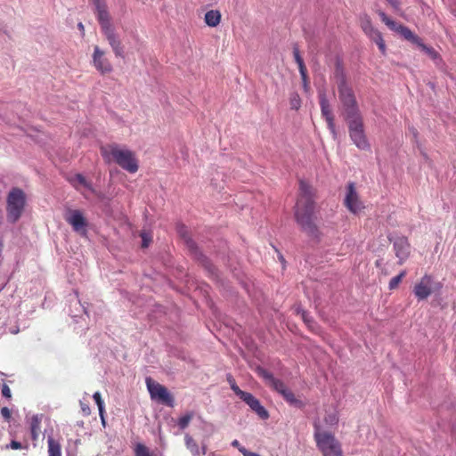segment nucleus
Wrapping results in <instances>:
<instances>
[{"instance_id":"obj_7","label":"nucleus","mask_w":456,"mask_h":456,"mask_svg":"<svg viewBox=\"0 0 456 456\" xmlns=\"http://www.w3.org/2000/svg\"><path fill=\"white\" fill-rule=\"evenodd\" d=\"M26 205V195L18 188H12L6 198V217L8 222L15 224L22 216Z\"/></svg>"},{"instance_id":"obj_29","label":"nucleus","mask_w":456,"mask_h":456,"mask_svg":"<svg viewBox=\"0 0 456 456\" xmlns=\"http://www.w3.org/2000/svg\"><path fill=\"white\" fill-rule=\"evenodd\" d=\"M405 275H406V271L403 270L398 275L392 278L389 281L388 289L390 290L395 289L398 287V285L401 283L402 280L405 277Z\"/></svg>"},{"instance_id":"obj_30","label":"nucleus","mask_w":456,"mask_h":456,"mask_svg":"<svg viewBox=\"0 0 456 456\" xmlns=\"http://www.w3.org/2000/svg\"><path fill=\"white\" fill-rule=\"evenodd\" d=\"M192 413H187L178 419V426L181 429H184L188 427L190 421L192 419Z\"/></svg>"},{"instance_id":"obj_20","label":"nucleus","mask_w":456,"mask_h":456,"mask_svg":"<svg viewBox=\"0 0 456 456\" xmlns=\"http://www.w3.org/2000/svg\"><path fill=\"white\" fill-rule=\"evenodd\" d=\"M43 415L37 414L32 416L29 422V429L31 434V439L34 442H37L41 434V422H42Z\"/></svg>"},{"instance_id":"obj_3","label":"nucleus","mask_w":456,"mask_h":456,"mask_svg":"<svg viewBox=\"0 0 456 456\" xmlns=\"http://www.w3.org/2000/svg\"><path fill=\"white\" fill-rule=\"evenodd\" d=\"M95 7L97 19L100 23L102 31L111 46L114 53L118 57L123 55V47L121 41L115 33L114 28L110 23V17L108 12L107 4L105 0H93Z\"/></svg>"},{"instance_id":"obj_43","label":"nucleus","mask_w":456,"mask_h":456,"mask_svg":"<svg viewBox=\"0 0 456 456\" xmlns=\"http://www.w3.org/2000/svg\"><path fill=\"white\" fill-rule=\"evenodd\" d=\"M186 243H187V245H188V247H189L190 248H191V249H192V248H194V242H193L192 240H186Z\"/></svg>"},{"instance_id":"obj_15","label":"nucleus","mask_w":456,"mask_h":456,"mask_svg":"<svg viewBox=\"0 0 456 456\" xmlns=\"http://www.w3.org/2000/svg\"><path fill=\"white\" fill-rule=\"evenodd\" d=\"M65 219L67 223L72 226L75 232L82 235L86 233L87 221L81 210L69 209Z\"/></svg>"},{"instance_id":"obj_25","label":"nucleus","mask_w":456,"mask_h":456,"mask_svg":"<svg viewBox=\"0 0 456 456\" xmlns=\"http://www.w3.org/2000/svg\"><path fill=\"white\" fill-rule=\"evenodd\" d=\"M72 184L75 187H77V185H81L88 190H93L92 184L90 182H88L86 177L81 174H77L71 180Z\"/></svg>"},{"instance_id":"obj_26","label":"nucleus","mask_w":456,"mask_h":456,"mask_svg":"<svg viewBox=\"0 0 456 456\" xmlns=\"http://www.w3.org/2000/svg\"><path fill=\"white\" fill-rule=\"evenodd\" d=\"M94 400L95 401L98 409H99V414L102 419V422L103 425H105V419H104V403L102 399V395L100 392H95L93 395Z\"/></svg>"},{"instance_id":"obj_1","label":"nucleus","mask_w":456,"mask_h":456,"mask_svg":"<svg viewBox=\"0 0 456 456\" xmlns=\"http://www.w3.org/2000/svg\"><path fill=\"white\" fill-rule=\"evenodd\" d=\"M314 190L305 181L299 182V194L295 207V218L301 229L308 235L316 237L319 231L314 222Z\"/></svg>"},{"instance_id":"obj_46","label":"nucleus","mask_w":456,"mask_h":456,"mask_svg":"<svg viewBox=\"0 0 456 456\" xmlns=\"http://www.w3.org/2000/svg\"><path fill=\"white\" fill-rule=\"evenodd\" d=\"M78 28L80 30H84V25L82 23H78Z\"/></svg>"},{"instance_id":"obj_48","label":"nucleus","mask_w":456,"mask_h":456,"mask_svg":"<svg viewBox=\"0 0 456 456\" xmlns=\"http://www.w3.org/2000/svg\"><path fill=\"white\" fill-rule=\"evenodd\" d=\"M279 258H280V260H281V262H284V258H283V256H282L281 255L279 256Z\"/></svg>"},{"instance_id":"obj_49","label":"nucleus","mask_w":456,"mask_h":456,"mask_svg":"<svg viewBox=\"0 0 456 456\" xmlns=\"http://www.w3.org/2000/svg\"><path fill=\"white\" fill-rule=\"evenodd\" d=\"M412 130H413L414 135L416 136L417 135V130L415 128H413Z\"/></svg>"},{"instance_id":"obj_45","label":"nucleus","mask_w":456,"mask_h":456,"mask_svg":"<svg viewBox=\"0 0 456 456\" xmlns=\"http://www.w3.org/2000/svg\"><path fill=\"white\" fill-rule=\"evenodd\" d=\"M232 379H234L232 376H228L227 380L230 383V385L232 383Z\"/></svg>"},{"instance_id":"obj_42","label":"nucleus","mask_w":456,"mask_h":456,"mask_svg":"<svg viewBox=\"0 0 456 456\" xmlns=\"http://www.w3.org/2000/svg\"><path fill=\"white\" fill-rule=\"evenodd\" d=\"M232 445L235 448H238V450L240 451V448H241L242 446L240 445V442L238 440H233L232 442Z\"/></svg>"},{"instance_id":"obj_13","label":"nucleus","mask_w":456,"mask_h":456,"mask_svg":"<svg viewBox=\"0 0 456 456\" xmlns=\"http://www.w3.org/2000/svg\"><path fill=\"white\" fill-rule=\"evenodd\" d=\"M256 373L264 379L265 383L269 386L272 389L279 393L280 395H283L284 392L288 389L286 385L279 379L274 378V376L261 366H256L255 369Z\"/></svg>"},{"instance_id":"obj_38","label":"nucleus","mask_w":456,"mask_h":456,"mask_svg":"<svg viewBox=\"0 0 456 456\" xmlns=\"http://www.w3.org/2000/svg\"><path fill=\"white\" fill-rule=\"evenodd\" d=\"M1 415L4 419V420L10 421L11 417H12V413H11V411L9 410V408L3 407L1 409Z\"/></svg>"},{"instance_id":"obj_21","label":"nucleus","mask_w":456,"mask_h":456,"mask_svg":"<svg viewBox=\"0 0 456 456\" xmlns=\"http://www.w3.org/2000/svg\"><path fill=\"white\" fill-rule=\"evenodd\" d=\"M221 12L218 10H210L205 13L204 20L209 27L215 28L221 22Z\"/></svg>"},{"instance_id":"obj_8","label":"nucleus","mask_w":456,"mask_h":456,"mask_svg":"<svg viewBox=\"0 0 456 456\" xmlns=\"http://www.w3.org/2000/svg\"><path fill=\"white\" fill-rule=\"evenodd\" d=\"M346 120L348 121L350 138L356 147L363 151L370 150V146L364 133L363 122L361 115L346 118Z\"/></svg>"},{"instance_id":"obj_17","label":"nucleus","mask_w":456,"mask_h":456,"mask_svg":"<svg viewBox=\"0 0 456 456\" xmlns=\"http://www.w3.org/2000/svg\"><path fill=\"white\" fill-rule=\"evenodd\" d=\"M394 250L396 257H398L399 265H403L410 256L411 244L404 236L397 237L394 241Z\"/></svg>"},{"instance_id":"obj_9","label":"nucleus","mask_w":456,"mask_h":456,"mask_svg":"<svg viewBox=\"0 0 456 456\" xmlns=\"http://www.w3.org/2000/svg\"><path fill=\"white\" fill-rule=\"evenodd\" d=\"M360 27L366 37L377 45L382 55L387 54V45L382 33L373 26L370 17L363 14L360 17Z\"/></svg>"},{"instance_id":"obj_23","label":"nucleus","mask_w":456,"mask_h":456,"mask_svg":"<svg viewBox=\"0 0 456 456\" xmlns=\"http://www.w3.org/2000/svg\"><path fill=\"white\" fill-rule=\"evenodd\" d=\"M184 440L186 447L191 451V452L194 456H201L206 453L204 449L202 450V452H200L196 441L191 436L185 435Z\"/></svg>"},{"instance_id":"obj_39","label":"nucleus","mask_w":456,"mask_h":456,"mask_svg":"<svg viewBox=\"0 0 456 456\" xmlns=\"http://www.w3.org/2000/svg\"><path fill=\"white\" fill-rule=\"evenodd\" d=\"M305 75H301L302 80H303V86L305 91H307L309 89V81H308V76H307V69L304 70Z\"/></svg>"},{"instance_id":"obj_47","label":"nucleus","mask_w":456,"mask_h":456,"mask_svg":"<svg viewBox=\"0 0 456 456\" xmlns=\"http://www.w3.org/2000/svg\"><path fill=\"white\" fill-rule=\"evenodd\" d=\"M436 289H441V287H442V285L440 283H436Z\"/></svg>"},{"instance_id":"obj_28","label":"nucleus","mask_w":456,"mask_h":456,"mask_svg":"<svg viewBox=\"0 0 456 456\" xmlns=\"http://www.w3.org/2000/svg\"><path fill=\"white\" fill-rule=\"evenodd\" d=\"M293 54H294L295 61L297 62V64L298 66L300 75H305L304 70L306 69V67H305V62H304V61L299 53V51L297 47L294 48Z\"/></svg>"},{"instance_id":"obj_18","label":"nucleus","mask_w":456,"mask_h":456,"mask_svg":"<svg viewBox=\"0 0 456 456\" xmlns=\"http://www.w3.org/2000/svg\"><path fill=\"white\" fill-rule=\"evenodd\" d=\"M242 401L263 420L269 419L268 411L261 404L260 401L248 393Z\"/></svg>"},{"instance_id":"obj_14","label":"nucleus","mask_w":456,"mask_h":456,"mask_svg":"<svg viewBox=\"0 0 456 456\" xmlns=\"http://www.w3.org/2000/svg\"><path fill=\"white\" fill-rule=\"evenodd\" d=\"M93 65L102 74H109L113 70V67L109 59L105 56V52L98 45H94L93 53Z\"/></svg>"},{"instance_id":"obj_44","label":"nucleus","mask_w":456,"mask_h":456,"mask_svg":"<svg viewBox=\"0 0 456 456\" xmlns=\"http://www.w3.org/2000/svg\"><path fill=\"white\" fill-rule=\"evenodd\" d=\"M82 410L85 412V414H86V415H88L90 413V409L88 406H85V407L83 406Z\"/></svg>"},{"instance_id":"obj_37","label":"nucleus","mask_w":456,"mask_h":456,"mask_svg":"<svg viewBox=\"0 0 456 456\" xmlns=\"http://www.w3.org/2000/svg\"><path fill=\"white\" fill-rule=\"evenodd\" d=\"M1 392H2V395L3 396L6 397V398H11L12 397V394H11V389L10 387H8L7 384L4 383L1 387Z\"/></svg>"},{"instance_id":"obj_12","label":"nucleus","mask_w":456,"mask_h":456,"mask_svg":"<svg viewBox=\"0 0 456 456\" xmlns=\"http://www.w3.org/2000/svg\"><path fill=\"white\" fill-rule=\"evenodd\" d=\"M434 284V279L431 275H423L413 287V293L418 300H425L431 296L435 290Z\"/></svg>"},{"instance_id":"obj_40","label":"nucleus","mask_w":456,"mask_h":456,"mask_svg":"<svg viewBox=\"0 0 456 456\" xmlns=\"http://www.w3.org/2000/svg\"><path fill=\"white\" fill-rule=\"evenodd\" d=\"M240 452L242 453L243 456H260L258 453L250 452L245 447L240 448Z\"/></svg>"},{"instance_id":"obj_5","label":"nucleus","mask_w":456,"mask_h":456,"mask_svg":"<svg viewBox=\"0 0 456 456\" xmlns=\"http://www.w3.org/2000/svg\"><path fill=\"white\" fill-rule=\"evenodd\" d=\"M338 98L344 107L346 118L360 116L357 102L352 87L348 85L344 71L337 70L336 72Z\"/></svg>"},{"instance_id":"obj_36","label":"nucleus","mask_w":456,"mask_h":456,"mask_svg":"<svg viewBox=\"0 0 456 456\" xmlns=\"http://www.w3.org/2000/svg\"><path fill=\"white\" fill-rule=\"evenodd\" d=\"M302 319L303 321L307 324V326L310 328V329H313V324H314V321L312 320V318L308 315V314L306 312H302Z\"/></svg>"},{"instance_id":"obj_33","label":"nucleus","mask_w":456,"mask_h":456,"mask_svg":"<svg viewBox=\"0 0 456 456\" xmlns=\"http://www.w3.org/2000/svg\"><path fill=\"white\" fill-rule=\"evenodd\" d=\"M6 448H11L12 450H19L22 448L28 449V445H22L21 443L15 440H12L11 443L8 445H6Z\"/></svg>"},{"instance_id":"obj_32","label":"nucleus","mask_w":456,"mask_h":456,"mask_svg":"<svg viewBox=\"0 0 456 456\" xmlns=\"http://www.w3.org/2000/svg\"><path fill=\"white\" fill-rule=\"evenodd\" d=\"M231 389L234 392V394L239 396L241 400L248 394V392H245L241 390L236 384L235 380L232 379V383L231 384Z\"/></svg>"},{"instance_id":"obj_2","label":"nucleus","mask_w":456,"mask_h":456,"mask_svg":"<svg viewBox=\"0 0 456 456\" xmlns=\"http://www.w3.org/2000/svg\"><path fill=\"white\" fill-rule=\"evenodd\" d=\"M100 151L106 163L114 162L131 174L138 171V160L131 150L120 147L117 143H110L102 146Z\"/></svg>"},{"instance_id":"obj_27","label":"nucleus","mask_w":456,"mask_h":456,"mask_svg":"<svg viewBox=\"0 0 456 456\" xmlns=\"http://www.w3.org/2000/svg\"><path fill=\"white\" fill-rule=\"evenodd\" d=\"M290 109L298 110L301 107V98L297 92H293L289 95Z\"/></svg>"},{"instance_id":"obj_4","label":"nucleus","mask_w":456,"mask_h":456,"mask_svg":"<svg viewBox=\"0 0 456 456\" xmlns=\"http://www.w3.org/2000/svg\"><path fill=\"white\" fill-rule=\"evenodd\" d=\"M376 12L379 16L382 22H384L387 28L395 32L399 33L404 39L417 45L426 54H428L433 61H442L441 55L433 47L423 44L421 38L415 35L406 26L397 23L388 17L383 11L377 10Z\"/></svg>"},{"instance_id":"obj_41","label":"nucleus","mask_w":456,"mask_h":456,"mask_svg":"<svg viewBox=\"0 0 456 456\" xmlns=\"http://www.w3.org/2000/svg\"><path fill=\"white\" fill-rule=\"evenodd\" d=\"M389 4L395 9L398 10L400 8V1L399 0H387Z\"/></svg>"},{"instance_id":"obj_50","label":"nucleus","mask_w":456,"mask_h":456,"mask_svg":"<svg viewBox=\"0 0 456 456\" xmlns=\"http://www.w3.org/2000/svg\"><path fill=\"white\" fill-rule=\"evenodd\" d=\"M2 246H3V244H2V242H0V247H2Z\"/></svg>"},{"instance_id":"obj_16","label":"nucleus","mask_w":456,"mask_h":456,"mask_svg":"<svg viewBox=\"0 0 456 456\" xmlns=\"http://www.w3.org/2000/svg\"><path fill=\"white\" fill-rule=\"evenodd\" d=\"M319 103L321 107L322 116L325 118L328 125V128L330 129V133L333 134L334 137H336L337 131L334 122V116L332 114V110L329 103V101L324 93L319 94Z\"/></svg>"},{"instance_id":"obj_35","label":"nucleus","mask_w":456,"mask_h":456,"mask_svg":"<svg viewBox=\"0 0 456 456\" xmlns=\"http://www.w3.org/2000/svg\"><path fill=\"white\" fill-rule=\"evenodd\" d=\"M141 237L142 240V247L147 248L150 245V242L151 241V236H149L146 232H142Z\"/></svg>"},{"instance_id":"obj_11","label":"nucleus","mask_w":456,"mask_h":456,"mask_svg":"<svg viewBox=\"0 0 456 456\" xmlns=\"http://www.w3.org/2000/svg\"><path fill=\"white\" fill-rule=\"evenodd\" d=\"M344 205L353 214H358L365 208L352 182L347 183Z\"/></svg>"},{"instance_id":"obj_31","label":"nucleus","mask_w":456,"mask_h":456,"mask_svg":"<svg viewBox=\"0 0 456 456\" xmlns=\"http://www.w3.org/2000/svg\"><path fill=\"white\" fill-rule=\"evenodd\" d=\"M136 456H151L149 449L142 444H138L134 450Z\"/></svg>"},{"instance_id":"obj_34","label":"nucleus","mask_w":456,"mask_h":456,"mask_svg":"<svg viewBox=\"0 0 456 456\" xmlns=\"http://www.w3.org/2000/svg\"><path fill=\"white\" fill-rule=\"evenodd\" d=\"M324 421L326 422V424H328L330 426H333L338 423V418L337 414L332 413V414H329L327 417H325Z\"/></svg>"},{"instance_id":"obj_22","label":"nucleus","mask_w":456,"mask_h":456,"mask_svg":"<svg viewBox=\"0 0 456 456\" xmlns=\"http://www.w3.org/2000/svg\"><path fill=\"white\" fill-rule=\"evenodd\" d=\"M48 456H61V443L54 439L53 436H48Z\"/></svg>"},{"instance_id":"obj_10","label":"nucleus","mask_w":456,"mask_h":456,"mask_svg":"<svg viewBox=\"0 0 456 456\" xmlns=\"http://www.w3.org/2000/svg\"><path fill=\"white\" fill-rule=\"evenodd\" d=\"M146 385L152 400L170 407L174 406V397L166 387L155 382L151 378L146 379Z\"/></svg>"},{"instance_id":"obj_19","label":"nucleus","mask_w":456,"mask_h":456,"mask_svg":"<svg viewBox=\"0 0 456 456\" xmlns=\"http://www.w3.org/2000/svg\"><path fill=\"white\" fill-rule=\"evenodd\" d=\"M242 401L263 420L269 419L268 411L261 404L260 401L248 393Z\"/></svg>"},{"instance_id":"obj_6","label":"nucleus","mask_w":456,"mask_h":456,"mask_svg":"<svg viewBox=\"0 0 456 456\" xmlns=\"http://www.w3.org/2000/svg\"><path fill=\"white\" fill-rule=\"evenodd\" d=\"M314 440L318 449L323 456H342L343 451L340 443L334 435L322 431L318 424L314 425Z\"/></svg>"},{"instance_id":"obj_24","label":"nucleus","mask_w":456,"mask_h":456,"mask_svg":"<svg viewBox=\"0 0 456 456\" xmlns=\"http://www.w3.org/2000/svg\"><path fill=\"white\" fill-rule=\"evenodd\" d=\"M282 397L291 405H295L298 408H302L304 406V403L301 400L297 399L294 393L290 391L289 389H287L284 394L282 395Z\"/></svg>"}]
</instances>
